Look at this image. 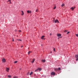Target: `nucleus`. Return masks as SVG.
Listing matches in <instances>:
<instances>
[{"mask_svg": "<svg viewBox=\"0 0 78 78\" xmlns=\"http://www.w3.org/2000/svg\"><path fill=\"white\" fill-rule=\"evenodd\" d=\"M75 58H76V61H78V54L76 55Z\"/></svg>", "mask_w": 78, "mask_h": 78, "instance_id": "obj_1", "label": "nucleus"}, {"mask_svg": "<svg viewBox=\"0 0 78 78\" xmlns=\"http://www.w3.org/2000/svg\"><path fill=\"white\" fill-rule=\"evenodd\" d=\"M75 8V7H72L70 8V9H71L72 11H73Z\"/></svg>", "mask_w": 78, "mask_h": 78, "instance_id": "obj_2", "label": "nucleus"}, {"mask_svg": "<svg viewBox=\"0 0 78 78\" xmlns=\"http://www.w3.org/2000/svg\"><path fill=\"white\" fill-rule=\"evenodd\" d=\"M2 61L3 62H6V60L5 58L2 59Z\"/></svg>", "mask_w": 78, "mask_h": 78, "instance_id": "obj_3", "label": "nucleus"}, {"mask_svg": "<svg viewBox=\"0 0 78 78\" xmlns=\"http://www.w3.org/2000/svg\"><path fill=\"white\" fill-rule=\"evenodd\" d=\"M9 69L8 68H6V71L7 72H9Z\"/></svg>", "mask_w": 78, "mask_h": 78, "instance_id": "obj_4", "label": "nucleus"}, {"mask_svg": "<svg viewBox=\"0 0 78 78\" xmlns=\"http://www.w3.org/2000/svg\"><path fill=\"white\" fill-rule=\"evenodd\" d=\"M44 37H45V36H43L41 37V39H44V40H45V38H43Z\"/></svg>", "mask_w": 78, "mask_h": 78, "instance_id": "obj_5", "label": "nucleus"}, {"mask_svg": "<svg viewBox=\"0 0 78 78\" xmlns=\"http://www.w3.org/2000/svg\"><path fill=\"white\" fill-rule=\"evenodd\" d=\"M27 13H30V14H31V11H30V10H28L27 11Z\"/></svg>", "mask_w": 78, "mask_h": 78, "instance_id": "obj_6", "label": "nucleus"}, {"mask_svg": "<svg viewBox=\"0 0 78 78\" xmlns=\"http://www.w3.org/2000/svg\"><path fill=\"white\" fill-rule=\"evenodd\" d=\"M51 75H55V73L54 72H52L51 73Z\"/></svg>", "mask_w": 78, "mask_h": 78, "instance_id": "obj_7", "label": "nucleus"}, {"mask_svg": "<svg viewBox=\"0 0 78 78\" xmlns=\"http://www.w3.org/2000/svg\"><path fill=\"white\" fill-rule=\"evenodd\" d=\"M21 11L22 12L21 14L22 16H23V15H24V12H23V11Z\"/></svg>", "mask_w": 78, "mask_h": 78, "instance_id": "obj_8", "label": "nucleus"}, {"mask_svg": "<svg viewBox=\"0 0 78 78\" xmlns=\"http://www.w3.org/2000/svg\"><path fill=\"white\" fill-rule=\"evenodd\" d=\"M55 23H57L58 22V23H59V21H58V20H55Z\"/></svg>", "mask_w": 78, "mask_h": 78, "instance_id": "obj_9", "label": "nucleus"}, {"mask_svg": "<svg viewBox=\"0 0 78 78\" xmlns=\"http://www.w3.org/2000/svg\"><path fill=\"white\" fill-rule=\"evenodd\" d=\"M57 36L58 37H60V36H61V34H57Z\"/></svg>", "mask_w": 78, "mask_h": 78, "instance_id": "obj_10", "label": "nucleus"}, {"mask_svg": "<svg viewBox=\"0 0 78 78\" xmlns=\"http://www.w3.org/2000/svg\"><path fill=\"white\" fill-rule=\"evenodd\" d=\"M54 70L55 71H58V68H54Z\"/></svg>", "mask_w": 78, "mask_h": 78, "instance_id": "obj_11", "label": "nucleus"}, {"mask_svg": "<svg viewBox=\"0 0 78 78\" xmlns=\"http://www.w3.org/2000/svg\"><path fill=\"white\" fill-rule=\"evenodd\" d=\"M34 61H35V59H33L32 61L31 62L32 63H33V62H34Z\"/></svg>", "mask_w": 78, "mask_h": 78, "instance_id": "obj_12", "label": "nucleus"}, {"mask_svg": "<svg viewBox=\"0 0 78 78\" xmlns=\"http://www.w3.org/2000/svg\"><path fill=\"white\" fill-rule=\"evenodd\" d=\"M42 62H45V60H42Z\"/></svg>", "mask_w": 78, "mask_h": 78, "instance_id": "obj_13", "label": "nucleus"}, {"mask_svg": "<svg viewBox=\"0 0 78 78\" xmlns=\"http://www.w3.org/2000/svg\"><path fill=\"white\" fill-rule=\"evenodd\" d=\"M38 69L39 70V71H41V70H42V69L41 68H38Z\"/></svg>", "mask_w": 78, "mask_h": 78, "instance_id": "obj_14", "label": "nucleus"}, {"mask_svg": "<svg viewBox=\"0 0 78 78\" xmlns=\"http://www.w3.org/2000/svg\"><path fill=\"white\" fill-rule=\"evenodd\" d=\"M33 72H31V73H30V75H31V74H33Z\"/></svg>", "mask_w": 78, "mask_h": 78, "instance_id": "obj_15", "label": "nucleus"}, {"mask_svg": "<svg viewBox=\"0 0 78 78\" xmlns=\"http://www.w3.org/2000/svg\"><path fill=\"white\" fill-rule=\"evenodd\" d=\"M64 6V4H62V5H61L62 7H63Z\"/></svg>", "mask_w": 78, "mask_h": 78, "instance_id": "obj_16", "label": "nucleus"}, {"mask_svg": "<svg viewBox=\"0 0 78 78\" xmlns=\"http://www.w3.org/2000/svg\"><path fill=\"white\" fill-rule=\"evenodd\" d=\"M17 40L18 41H20V42H21V41H22V40H21L17 39Z\"/></svg>", "mask_w": 78, "mask_h": 78, "instance_id": "obj_17", "label": "nucleus"}, {"mask_svg": "<svg viewBox=\"0 0 78 78\" xmlns=\"http://www.w3.org/2000/svg\"><path fill=\"white\" fill-rule=\"evenodd\" d=\"M18 77L17 76H13V78H18Z\"/></svg>", "mask_w": 78, "mask_h": 78, "instance_id": "obj_18", "label": "nucleus"}, {"mask_svg": "<svg viewBox=\"0 0 78 78\" xmlns=\"http://www.w3.org/2000/svg\"><path fill=\"white\" fill-rule=\"evenodd\" d=\"M39 11V10L38 9H37L36 10V12H38Z\"/></svg>", "mask_w": 78, "mask_h": 78, "instance_id": "obj_19", "label": "nucleus"}, {"mask_svg": "<svg viewBox=\"0 0 78 78\" xmlns=\"http://www.w3.org/2000/svg\"><path fill=\"white\" fill-rule=\"evenodd\" d=\"M8 77H9V78H11V76L8 75Z\"/></svg>", "mask_w": 78, "mask_h": 78, "instance_id": "obj_20", "label": "nucleus"}, {"mask_svg": "<svg viewBox=\"0 0 78 78\" xmlns=\"http://www.w3.org/2000/svg\"><path fill=\"white\" fill-rule=\"evenodd\" d=\"M31 51H29L28 52V55H29L30 53H31Z\"/></svg>", "mask_w": 78, "mask_h": 78, "instance_id": "obj_21", "label": "nucleus"}, {"mask_svg": "<svg viewBox=\"0 0 78 78\" xmlns=\"http://www.w3.org/2000/svg\"><path fill=\"white\" fill-rule=\"evenodd\" d=\"M9 4H11V0H9Z\"/></svg>", "mask_w": 78, "mask_h": 78, "instance_id": "obj_22", "label": "nucleus"}, {"mask_svg": "<svg viewBox=\"0 0 78 78\" xmlns=\"http://www.w3.org/2000/svg\"><path fill=\"white\" fill-rule=\"evenodd\" d=\"M38 68L37 69H36V70H35V72H37V70H38Z\"/></svg>", "mask_w": 78, "mask_h": 78, "instance_id": "obj_23", "label": "nucleus"}, {"mask_svg": "<svg viewBox=\"0 0 78 78\" xmlns=\"http://www.w3.org/2000/svg\"><path fill=\"white\" fill-rule=\"evenodd\" d=\"M67 31H68L67 30H65L64 31V32L65 33H66V32H67Z\"/></svg>", "mask_w": 78, "mask_h": 78, "instance_id": "obj_24", "label": "nucleus"}, {"mask_svg": "<svg viewBox=\"0 0 78 78\" xmlns=\"http://www.w3.org/2000/svg\"><path fill=\"white\" fill-rule=\"evenodd\" d=\"M75 35H76V36H77V37H78V34H76Z\"/></svg>", "mask_w": 78, "mask_h": 78, "instance_id": "obj_25", "label": "nucleus"}, {"mask_svg": "<svg viewBox=\"0 0 78 78\" xmlns=\"http://www.w3.org/2000/svg\"><path fill=\"white\" fill-rule=\"evenodd\" d=\"M69 33H70V32L69 31L67 33V34H69Z\"/></svg>", "mask_w": 78, "mask_h": 78, "instance_id": "obj_26", "label": "nucleus"}, {"mask_svg": "<svg viewBox=\"0 0 78 78\" xmlns=\"http://www.w3.org/2000/svg\"><path fill=\"white\" fill-rule=\"evenodd\" d=\"M58 70H61V68H58Z\"/></svg>", "mask_w": 78, "mask_h": 78, "instance_id": "obj_27", "label": "nucleus"}, {"mask_svg": "<svg viewBox=\"0 0 78 78\" xmlns=\"http://www.w3.org/2000/svg\"><path fill=\"white\" fill-rule=\"evenodd\" d=\"M55 19H54V20H53V23H54V22H55Z\"/></svg>", "mask_w": 78, "mask_h": 78, "instance_id": "obj_28", "label": "nucleus"}, {"mask_svg": "<svg viewBox=\"0 0 78 78\" xmlns=\"http://www.w3.org/2000/svg\"><path fill=\"white\" fill-rule=\"evenodd\" d=\"M56 8V6L54 8V9H55Z\"/></svg>", "mask_w": 78, "mask_h": 78, "instance_id": "obj_29", "label": "nucleus"}, {"mask_svg": "<svg viewBox=\"0 0 78 78\" xmlns=\"http://www.w3.org/2000/svg\"><path fill=\"white\" fill-rule=\"evenodd\" d=\"M17 61H16L15 62H14V63H17Z\"/></svg>", "mask_w": 78, "mask_h": 78, "instance_id": "obj_30", "label": "nucleus"}, {"mask_svg": "<svg viewBox=\"0 0 78 78\" xmlns=\"http://www.w3.org/2000/svg\"><path fill=\"white\" fill-rule=\"evenodd\" d=\"M53 50H54V51H55V48H54Z\"/></svg>", "mask_w": 78, "mask_h": 78, "instance_id": "obj_31", "label": "nucleus"}, {"mask_svg": "<svg viewBox=\"0 0 78 78\" xmlns=\"http://www.w3.org/2000/svg\"><path fill=\"white\" fill-rule=\"evenodd\" d=\"M50 36H51V34H50Z\"/></svg>", "mask_w": 78, "mask_h": 78, "instance_id": "obj_32", "label": "nucleus"}, {"mask_svg": "<svg viewBox=\"0 0 78 78\" xmlns=\"http://www.w3.org/2000/svg\"><path fill=\"white\" fill-rule=\"evenodd\" d=\"M19 32H21V30H19Z\"/></svg>", "mask_w": 78, "mask_h": 78, "instance_id": "obj_33", "label": "nucleus"}, {"mask_svg": "<svg viewBox=\"0 0 78 78\" xmlns=\"http://www.w3.org/2000/svg\"><path fill=\"white\" fill-rule=\"evenodd\" d=\"M12 41H14V38H12Z\"/></svg>", "mask_w": 78, "mask_h": 78, "instance_id": "obj_34", "label": "nucleus"}, {"mask_svg": "<svg viewBox=\"0 0 78 78\" xmlns=\"http://www.w3.org/2000/svg\"><path fill=\"white\" fill-rule=\"evenodd\" d=\"M21 47H22V48L23 47V46H21Z\"/></svg>", "mask_w": 78, "mask_h": 78, "instance_id": "obj_35", "label": "nucleus"}, {"mask_svg": "<svg viewBox=\"0 0 78 78\" xmlns=\"http://www.w3.org/2000/svg\"><path fill=\"white\" fill-rule=\"evenodd\" d=\"M28 74H29V73H27V75H28Z\"/></svg>", "mask_w": 78, "mask_h": 78, "instance_id": "obj_36", "label": "nucleus"}, {"mask_svg": "<svg viewBox=\"0 0 78 78\" xmlns=\"http://www.w3.org/2000/svg\"><path fill=\"white\" fill-rule=\"evenodd\" d=\"M9 2V0L8 1V2Z\"/></svg>", "mask_w": 78, "mask_h": 78, "instance_id": "obj_37", "label": "nucleus"}, {"mask_svg": "<svg viewBox=\"0 0 78 78\" xmlns=\"http://www.w3.org/2000/svg\"><path fill=\"white\" fill-rule=\"evenodd\" d=\"M17 31L16 30H15V31Z\"/></svg>", "mask_w": 78, "mask_h": 78, "instance_id": "obj_38", "label": "nucleus"}]
</instances>
